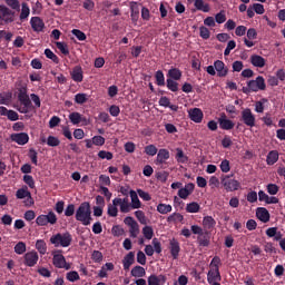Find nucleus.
<instances>
[{
    "label": "nucleus",
    "mask_w": 285,
    "mask_h": 285,
    "mask_svg": "<svg viewBox=\"0 0 285 285\" xmlns=\"http://www.w3.org/2000/svg\"><path fill=\"white\" fill-rule=\"evenodd\" d=\"M92 212L90 210V203L85 202L80 204L78 209L76 210V219L77 222H81L83 226H90L92 222Z\"/></svg>",
    "instance_id": "f257e3e1"
},
{
    "label": "nucleus",
    "mask_w": 285,
    "mask_h": 285,
    "mask_svg": "<svg viewBox=\"0 0 285 285\" xmlns=\"http://www.w3.org/2000/svg\"><path fill=\"white\" fill-rule=\"evenodd\" d=\"M50 244L56 248H68L72 244V235L70 233H58L50 237Z\"/></svg>",
    "instance_id": "f03ea898"
},
{
    "label": "nucleus",
    "mask_w": 285,
    "mask_h": 285,
    "mask_svg": "<svg viewBox=\"0 0 285 285\" xmlns=\"http://www.w3.org/2000/svg\"><path fill=\"white\" fill-rule=\"evenodd\" d=\"M190 230L193 235H198L197 242L199 246H210V232H204V228L199 225H193Z\"/></svg>",
    "instance_id": "7ed1b4c3"
},
{
    "label": "nucleus",
    "mask_w": 285,
    "mask_h": 285,
    "mask_svg": "<svg viewBox=\"0 0 285 285\" xmlns=\"http://www.w3.org/2000/svg\"><path fill=\"white\" fill-rule=\"evenodd\" d=\"M57 214H55V212H49L48 214L39 215L36 218V224L38 226H55V224H57Z\"/></svg>",
    "instance_id": "20e7f679"
},
{
    "label": "nucleus",
    "mask_w": 285,
    "mask_h": 285,
    "mask_svg": "<svg viewBox=\"0 0 285 285\" xmlns=\"http://www.w3.org/2000/svg\"><path fill=\"white\" fill-rule=\"evenodd\" d=\"M52 255V264L56 268H65V271H70V268H72L70 263L66 262V257L61 254V250H56Z\"/></svg>",
    "instance_id": "39448f33"
},
{
    "label": "nucleus",
    "mask_w": 285,
    "mask_h": 285,
    "mask_svg": "<svg viewBox=\"0 0 285 285\" xmlns=\"http://www.w3.org/2000/svg\"><path fill=\"white\" fill-rule=\"evenodd\" d=\"M20 106L17 108L21 115H28L30 109L32 108V102L30 101V97L26 92H21L18 96Z\"/></svg>",
    "instance_id": "423d86ee"
},
{
    "label": "nucleus",
    "mask_w": 285,
    "mask_h": 285,
    "mask_svg": "<svg viewBox=\"0 0 285 285\" xmlns=\"http://www.w3.org/2000/svg\"><path fill=\"white\" fill-rule=\"evenodd\" d=\"M222 185L227 193H235V190H239V188H242V184H239L237 179L232 178L229 175L222 178Z\"/></svg>",
    "instance_id": "0eeeda50"
},
{
    "label": "nucleus",
    "mask_w": 285,
    "mask_h": 285,
    "mask_svg": "<svg viewBox=\"0 0 285 285\" xmlns=\"http://www.w3.org/2000/svg\"><path fill=\"white\" fill-rule=\"evenodd\" d=\"M248 90L250 92H257L259 90H266V82L264 80V77L258 76L255 80H249L247 82Z\"/></svg>",
    "instance_id": "6e6552de"
},
{
    "label": "nucleus",
    "mask_w": 285,
    "mask_h": 285,
    "mask_svg": "<svg viewBox=\"0 0 285 285\" xmlns=\"http://www.w3.org/2000/svg\"><path fill=\"white\" fill-rule=\"evenodd\" d=\"M124 222L129 228L130 237L134 239L137 238L139 236V223H137V220L130 216L126 217Z\"/></svg>",
    "instance_id": "1a4fd4ad"
},
{
    "label": "nucleus",
    "mask_w": 285,
    "mask_h": 285,
    "mask_svg": "<svg viewBox=\"0 0 285 285\" xmlns=\"http://www.w3.org/2000/svg\"><path fill=\"white\" fill-rule=\"evenodd\" d=\"M242 119H243V124H245V126H248L249 128H255V114H253V110H250V108H245L242 110Z\"/></svg>",
    "instance_id": "9d476101"
},
{
    "label": "nucleus",
    "mask_w": 285,
    "mask_h": 285,
    "mask_svg": "<svg viewBox=\"0 0 285 285\" xmlns=\"http://www.w3.org/2000/svg\"><path fill=\"white\" fill-rule=\"evenodd\" d=\"M151 244L153 245L145 246V253L148 257H153L155 253H157L158 255L161 253V243L158 238H153Z\"/></svg>",
    "instance_id": "9b49d317"
},
{
    "label": "nucleus",
    "mask_w": 285,
    "mask_h": 285,
    "mask_svg": "<svg viewBox=\"0 0 285 285\" xmlns=\"http://www.w3.org/2000/svg\"><path fill=\"white\" fill-rule=\"evenodd\" d=\"M23 259L24 266L32 268L33 266H37V263L39 262V254L36 250H30L23 255Z\"/></svg>",
    "instance_id": "f8f14e48"
},
{
    "label": "nucleus",
    "mask_w": 285,
    "mask_h": 285,
    "mask_svg": "<svg viewBox=\"0 0 285 285\" xmlns=\"http://www.w3.org/2000/svg\"><path fill=\"white\" fill-rule=\"evenodd\" d=\"M0 20L4 23H12L14 21V13L6 6L0 4Z\"/></svg>",
    "instance_id": "ddd939ff"
},
{
    "label": "nucleus",
    "mask_w": 285,
    "mask_h": 285,
    "mask_svg": "<svg viewBox=\"0 0 285 285\" xmlns=\"http://www.w3.org/2000/svg\"><path fill=\"white\" fill-rule=\"evenodd\" d=\"M188 117L195 124H202V121H204V111L199 108L189 109Z\"/></svg>",
    "instance_id": "4468645a"
},
{
    "label": "nucleus",
    "mask_w": 285,
    "mask_h": 285,
    "mask_svg": "<svg viewBox=\"0 0 285 285\" xmlns=\"http://www.w3.org/2000/svg\"><path fill=\"white\" fill-rule=\"evenodd\" d=\"M194 191H195V184L193 183L186 184L185 187L178 190V197L180 199H188V197H190V195H193Z\"/></svg>",
    "instance_id": "2eb2a0df"
},
{
    "label": "nucleus",
    "mask_w": 285,
    "mask_h": 285,
    "mask_svg": "<svg viewBox=\"0 0 285 285\" xmlns=\"http://www.w3.org/2000/svg\"><path fill=\"white\" fill-rule=\"evenodd\" d=\"M170 159V151L168 149H159L157 153V157L155 159L156 166H161V164H166Z\"/></svg>",
    "instance_id": "dca6fc26"
},
{
    "label": "nucleus",
    "mask_w": 285,
    "mask_h": 285,
    "mask_svg": "<svg viewBox=\"0 0 285 285\" xmlns=\"http://www.w3.org/2000/svg\"><path fill=\"white\" fill-rule=\"evenodd\" d=\"M214 68L216 70L217 77H227L228 76V68L226 63L222 60L214 61Z\"/></svg>",
    "instance_id": "f3484780"
},
{
    "label": "nucleus",
    "mask_w": 285,
    "mask_h": 285,
    "mask_svg": "<svg viewBox=\"0 0 285 285\" xmlns=\"http://www.w3.org/2000/svg\"><path fill=\"white\" fill-rule=\"evenodd\" d=\"M219 128L222 130H233L235 128V122L233 120L228 119L225 114H223L218 118Z\"/></svg>",
    "instance_id": "a211bd4d"
},
{
    "label": "nucleus",
    "mask_w": 285,
    "mask_h": 285,
    "mask_svg": "<svg viewBox=\"0 0 285 285\" xmlns=\"http://www.w3.org/2000/svg\"><path fill=\"white\" fill-rule=\"evenodd\" d=\"M11 141H14L18 146H26L30 141V136L26 132L12 134Z\"/></svg>",
    "instance_id": "6ab92c4d"
},
{
    "label": "nucleus",
    "mask_w": 285,
    "mask_h": 285,
    "mask_svg": "<svg viewBox=\"0 0 285 285\" xmlns=\"http://www.w3.org/2000/svg\"><path fill=\"white\" fill-rule=\"evenodd\" d=\"M208 284H215L222 282V275L219 274V267L210 268L207 274Z\"/></svg>",
    "instance_id": "aec40b11"
},
{
    "label": "nucleus",
    "mask_w": 285,
    "mask_h": 285,
    "mask_svg": "<svg viewBox=\"0 0 285 285\" xmlns=\"http://www.w3.org/2000/svg\"><path fill=\"white\" fill-rule=\"evenodd\" d=\"M169 250L173 259H177L179 257L181 247L179 246L178 239H175V238L169 239Z\"/></svg>",
    "instance_id": "412c9836"
},
{
    "label": "nucleus",
    "mask_w": 285,
    "mask_h": 285,
    "mask_svg": "<svg viewBox=\"0 0 285 285\" xmlns=\"http://www.w3.org/2000/svg\"><path fill=\"white\" fill-rule=\"evenodd\" d=\"M202 224H203V230L206 233H210V230H213V228L217 226V222L215 220V218H213V216L203 217Z\"/></svg>",
    "instance_id": "4be33fe9"
},
{
    "label": "nucleus",
    "mask_w": 285,
    "mask_h": 285,
    "mask_svg": "<svg viewBox=\"0 0 285 285\" xmlns=\"http://www.w3.org/2000/svg\"><path fill=\"white\" fill-rule=\"evenodd\" d=\"M114 204H117L120 208V213H130V202L128 198H114Z\"/></svg>",
    "instance_id": "5701e85b"
},
{
    "label": "nucleus",
    "mask_w": 285,
    "mask_h": 285,
    "mask_svg": "<svg viewBox=\"0 0 285 285\" xmlns=\"http://www.w3.org/2000/svg\"><path fill=\"white\" fill-rule=\"evenodd\" d=\"M30 24L35 32H43V28H46V23H43V20L39 17H32Z\"/></svg>",
    "instance_id": "b1692460"
},
{
    "label": "nucleus",
    "mask_w": 285,
    "mask_h": 285,
    "mask_svg": "<svg viewBox=\"0 0 285 285\" xmlns=\"http://www.w3.org/2000/svg\"><path fill=\"white\" fill-rule=\"evenodd\" d=\"M70 76L76 83H81L83 81V69H81V66H76L70 72Z\"/></svg>",
    "instance_id": "393cba45"
},
{
    "label": "nucleus",
    "mask_w": 285,
    "mask_h": 285,
    "mask_svg": "<svg viewBox=\"0 0 285 285\" xmlns=\"http://www.w3.org/2000/svg\"><path fill=\"white\" fill-rule=\"evenodd\" d=\"M256 217L263 222V224H266L268 222H271V214L268 213V209L264 208V207H259L256 210Z\"/></svg>",
    "instance_id": "a878e982"
},
{
    "label": "nucleus",
    "mask_w": 285,
    "mask_h": 285,
    "mask_svg": "<svg viewBox=\"0 0 285 285\" xmlns=\"http://www.w3.org/2000/svg\"><path fill=\"white\" fill-rule=\"evenodd\" d=\"M249 59L254 68H264L266 66V59L259 55H252Z\"/></svg>",
    "instance_id": "bb28decb"
},
{
    "label": "nucleus",
    "mask_w": 285,
    "mask_h": 285,
    "mask_svg": "<svg viewBox=\"0 0 285 285\" xmlns=\"http://www.w3.org/2000/svg\"><path fill=\"white\" fill-rule=\"evenodd\" d=\"M69 120L73 126H77L81 122L88 124V120L79 112L75 111L69 115Z\"/></svg>",
    "instance_id": "cd10ccee"
},
{
    "label": "nucleus",
    "mask_w": 285,
    "mask_h": 285,
    "mask_svg": "<svg viewBox=\"0 0 285 285\" xmlns=\"http://www.w3.org/2000/svg\"><path fill=\"white\" fill-rule=\"evenodd\" d=\"M135 264V252H129L122 259L125 271H129L130 266Z\"/></svg>",
    "instance_id": "c85d7f7f"
},
{
    "label": "nucleus",
    "mask_w": 285,
    "mask_h": 285,
    "mask_svg": "<svg viewBox=\"0 0 285 285\" xmlns=\"http://www.w3.org/2000/svg\"><path fill=\"white\" fill-rule=\"evenodd\" d=\"M166 284V276L165 275H150L148 277V285H164Z\"/></svg>",
    "instance_id": "c756f323"
},
{
    "label": "nucleus",
    "mask_w": 285,
    "mask_h": 285,
    "mask_svg": "<svg viewBox=\"0 0 285 285\" xmlns=\"http://www.w3.org/2000/svg\"><path fill=\"white\" fill-rule=\"evenodd\" d=\"M129 195H130V199H131V205H130L131 208H134V209L141 208V200H139V196H138L137 191L130 190Z\"/></svg>",
    "instance_id": "7c9ffc66"
},
{
    "label": "nucleus",
    "mask_w": 285,
    "mask_h": 285,
    "mask_svg": "<svg viewBox=\"0 0 285 285\" xmlns=\"http://www.w3.org/2000/svg\"><path fill=\"white\" fill-rule=\"evenodd\" d=\"M41 144H47V146H50L51 148H57V146L61 144V140H59L58 137L49 136L47 139L41 138Z\"/></svg>",
    "instance_id": "2f4dec72"
},
{
    "label": "nucleus",
    "mask_w": 285,
    "mask_h": 285,
    "mask_svg": "<svg viewBox=\"0 0 285 285\" xmlns=\"http://www.w3.org/2000/svg\"><path fill=\"white\" fill-rule=\"evenodd\" d=\"M16 197L17 199H29L30 202H32V195L28 190V187L18 189L16 193Z\"/></svg>",
    "instance_id": "473e14b6"
},
{
    "label": "nucleus",
    "mask_w": 285,
    "mask_h": 285,
    "mask_svg": "<svg viewBox=\"0 0 285 285\" xmlns=\"http://www.w3.org/2000/svg\"><path fill=\"white\" fill-rule=\"evenodd\" d=\"M194 6L196 10H199L200 12H210V4L204 0H195Z\"/></svg>",
    "instance_id": "72a5a7b5"
},
{
    "label": "nucleus",
    "mask_w": 285,
    "mask_h": 285,
    "mask_svg": "<svg viewBox=\"0 0 285 285\" xmlns=\"http://www.w3.org/2000/svg\"><path fill=\"white\" fill-rule=\"evenodd\" d=\"M278 159H279V153H277V150H272L268 153L266 161L268 166H273L277 164Z\"/></svg>",
    "instance_id": "f704fd0d"
},
{
    "label": "nucleus",
    "mask_w": 285,
    "mask_h": 285,
    "mask_svg": "<svg viewBox=\"0 0 285 285\" xmlns=\"http://www.w3.org/2000/svg\"><path fill=\"white\" fill-rule=\"evenodd\" d=\"M131 277L141 278L146 277V268L137 265L134 268H131Z\"/></svg>",
    "instance_id": "c9c22d12"
},
{
    "label": "nucleus",
    "mask_w": 285,
    "mask_h": 285,
    "mask_svg": "<svg viewBox=\"0 0 285 285\" xmlns=\"http://www.w3.org/2000/svg\"><path fill=\"white\" fill-rule=\"evenodd\" d=\"M36 249L40 255H46V253H48V245L46 244V240L38 239L36 242Z\"/></svg>",
    "instance_id": "e433bc0d"
},
{
    "label": "nucleus",
    "mask_w": 285,
    "mask_h": 285,
    "mask_svg": "<svg viewBox=\"0 0 285 285\" xmlns=\"http://www.w3.org/2000/svg\"><path fill=\"white\" fill-rule=\"evenodd\" d=\"M117 203H115V198L112 199V204H109L107 207V214L109 217H117L119 215V209L117 208Z\"/></svg>",
    "instance_id": "4c0bfd02"
},
{
    "label": "nucleus",
    "mask_w": 285,
    "mask_h": 285,
    "mask_svg": "<svg viewBox=\"0 0 285 285\" xmlns=\"http://www.w3.org/2000/svg\"><path fill=\"white\" fill-rule=\"evenodd\" d=\"M185 210L186 213H190V214L199 213V210H202V206L198 205L197 202H191L186 205Z\"/></svg>",
    "instance_id": "58836bf2"
},
{
    "label": "nucleus",
    "mask_w": 285,
    "mask_h": 285,
    "mask_svg": "<svg viewBox=\"0 0 285 285\" xmlns=\"http://www.w3.org/2000/svg\"><path fill=\"white\" fill-rule=\"evenodd\" d=\"M157 212L160 215H168V213H173V205L160 203L157 205Z\"/></svg>",
    "instance_id": "ea45409f"
},
{
    "label": "nucleus",
    "mask_w": 285,
    "mask_h": 285,
    "mask_svg": "<svg viewBox=\"0 0 285 285\" xmlns=\"http://www.w3.org/2000/svg\"><path fill=\"white\" fill-rule=\"evenodd\" d=\"M28 17H30V7H28V3L23 2L21 4L20 21H26Z\"/></svg>",
    "instance_id": "a19ab883"
},
{
    "label": "nucleus",
    "mask_w": 285,
    "mask_h": 285,
    "mask_svg": "<svg viewBox=\"0 0 285 285\" xmlns=\"http://www.w3.org/2000/svg\"><path fill=\"white\" fill-rule=\"evenodd\" d=\"M142 235L145 237V239H153V237H155V230L153 229L151 226H148L146 225L144 228H142Z\"/></svg>",
    "instance_id": "79ce46f5"
},
{
    "label": "nucleus",
    "mask_w": 285,
    "mask_h": 285,
    "mask_svg": "<svg viewBox=\"0 0 285 285\" xmlns=\"http://www.w3.org/2000/svg\"><path fill=\"white\" fill-rule=\"evenodd\" d=\"M90 99V96L88 94H77L75 96V101L79 105L82 106V104H86Z\"/></svg>",
    "instance_id": "37998d69"
},
{
    "label": "nucleus",
    "mask_w": 285,
    "mask_h": 285,
    "mask_svg": "<svg viewBox=\"0 0 285 285\" xmlns=\"http://www.w3.org/2000/svg\"><path fill=\"white\" fill-rule=\"evenodd\" d=\"M13 250H14L16 255H23V253H26V250H27L26 243H23V242L17 243L16 246L13 247Z\"/></svg>",
    "instance_id": "c03bdc74"
},
{
    "label": "nucleus",
    "mask_w": 285,
    "mask_h": 285,
    "mask_svg": "<svg viewBox=\"0 0 285 285\" xmlns=\"http://www.w3.org/2000/svg\"><path fill=\"white\" fill-rule=\"evenodd\" d=\"M168 76L170 77V79H174L175 81H179V79H181V70L177 68H173L168 71Z\"/></svg>",
    "instance_id": "a18cd8bd"
},
{
    "label": "nucleus",
    "mask_w": 285,
    "mask_h": 285,
    "mask_svg": "<svg viewBox=\"0 0 285 285\" xmlns=\"http://www.w3.org/2000/svg\"><path fill=\"white\" fill-rule=\"evenodd\" d=\"M135 217L138 219L140 224L146 226L148 224V218H146V214L142 210H136L135 212Z\"/></svg>",
    "instance_id": "49530a36"
},
{
    "label": "nucleus",
    "mask_w": 285,
    "mask_h": 285,
    "mask_svg": "<svg viewBox=\"0 0 285 285\" xmlns=\"http://www.w3.org/2000/svg\"><path fill=\"white\" fill-rule=\"evenodd\" d=\"M159 151L157 149V146L155 145H147L145 147V154L148 155V157H155V155H157Z\"/></svg>",
    "instance_id": "de8ad7c7"
},
{
    "label": "nucleus",
    "mask_w": 285,
    "mask_h": 285,
    "mask_svg": "<svg viewBox=\"0 0 285 285\" xmlns=\"http://www.w3.org/2000/svg\"><path fill=\"white\" fill-rule=\"evenodd\" d=\"M156 83L157 86H166V78L164 77V72L161 70L156 72Z\"/></svg>",
    "instance_id": "09e8293b"
},
{
    "label": "nucleus",
    "mask_w": 285,
    "mask_h": 285,
    "mask_svg": "<svg viewBox=\"0 0 285 285\" xmlns=\"http://www.w3.org/2000/svg\"><path fill=\"white\" fill-rule=\"evenodd\" d=\"M167 88L171 90V92H177L179 90V83L173 79H167Z\"/></svg>",
    "instance_id": "8fccbe9b"
},
{
    "label": "nucleus",
    "mask_w": 285,
    "mask_h": 285,
    "mask_svg": "<svg viewBox=\"0 0 285 285\" xmlns=\"http://www.w3.org/2000/svg\"><path fill=\"white\" fill-rule=\"evenodd\" d=\"M56 46L62 55H70V50L68 49V45L66 42H56Z\"/></svg>",
    "instance_id": "3c124183"
},
{
    "label": "nucleus",
    "mask_w": 285,
    "mask_h": 285,
    "mask_svg": "<svg viewBox=\"0 0 285 285\" xmlns=\"http://www.w3.org/2000/svg\"><path fill=\"white\" fill-rule=\"evenodd\" d=\"M167 222H184V216L179 213H174L167 217Z\"/></svg>",
    "instance_id": "603ef678"
},
{
    "label": "nucleus",
    "mask_w": 285,
    "mask_h": 285,
    "mask_svg": "<svg viewBox=\"0 0 285 285\" xmlns=\"http://www.w3.org/2000/svg\"><path fill=\"white\" fill-rule=\"evenodd\" d=\"M176 159L179 161V164H185V161H188V158L184 155V150L179 148L176 149Z\"/></svg>",
    "instance_id": "864d4df0"
},
{
    "label": "nucleus",
    "mask_w": 285,
    "mask_h": 285,
    "mask_svg": "<svg viewBox=\"0 0 285 285\" xmlns=\"http://www.w3.org/2000/svg\"><path fill=\"white\" fill-rule=\"evenodd\" d=\"M45 55H46L47 59H51V61H53V63H59V57H57V55H55V52H52V50L46 49Z\"/></svg>",
    "instance_id": "5fc2aeb1"
},
{
    "label": "nucleus",
    "mask_w": 285,
    "mask_h": 285,
    "mask_svg": "<svg viewBox=\"0 0 285 285\" xmlns=\"http://www.w3.org/2000/svg\"><path fill=\"white\" fill-rule=\"evenodd\" d=\"M235 48H237V42H235V40L228 41L227 47L224 51L225 57H228V55H230V51L235 50Z\"/></svg>",
    "instance_id": "6e6d98bb"
},
{
    "label": "nucleus",
    "mask_w": 285,
    "mask_h": 285,
    "mask_svg": "<svg viewBox=\"0 0 285 285\" xmlns=\"http://www.w3.org/2000/svg\"><path fill=\"white\" fill-rule=\"evenodd\" d=\"M111 235H114V237H121V235H124V229L121 228V226L115 225L111 228Z\"/></svg>",
    "instance_id": "4d7b16f0"
},
{
    "label": "nucleus",
    "mask_w": 285,
    "mask_h": 285,
    "mask_svg": "<svg viewBox=\"0 0 285 285\" xmlns=\"http://www.w3.org/2000/svg\"><path fill=\"white\" fill-rule=\"evenodd\" d=\"M67 279L68 282H79V273L75 271L67 273Z\"/></svg>",
    "instance_id": "13d9d810"
},
{
    "label": "nucleus",
    "mask_w": 285,
    "mask_h": 285,
    "mask_svg": "<svg viewBox=\"0 0 285 285\" xmlns=\"http://www.w3.org/2000/svg\"><path fill=\"white\" fill-rule=\"evenodd\" d=\"M199 36L202 39H210V30L203 26L199 28Z\"/></svg>",
    "instance_id": "bf43d9fd"
},
{
    "label": "nucleus",
    "mask_w": 285,
    "mask_h": 285,
    "mask_svg": "<svg viewBox=\"0 0 285 285\" xmlns=\"http://www.w3.org/2000/svg\"><path fill=\"white\" fill-rule=\"evenodd\" d=\"M99 184H100V186H104V187L110 186V184H111L110 177L107 176V175H100L99 176Z\"/></svg>",
    "instance_id": "052dcab7"
},
{
    "label": "nucleus",
    "mask_w": 285,
    "mask_h": 285,
    "mask_svg": "<svg viewBox=\"0 0 285 285\" xmlns=\"http://www.w3.org/2000/svg\"><path fill=\"white\" fill-rule=\"evenodd\" d=\"M98 157L100 159H107V161H110V159H112L114 156H112V153H110V151L100 150L98 153Z\"/></svg>",
    "instance_id": "680f3d73"
},
{
    "label": "nucleus",
    "mask_w": 285,
    "mask_h": 285,
    "mask_svg": "<svg viewBox=\"0 0 285 285\" xmlns=\"http://www.w3.org/2000/svg\"><path fill=\"white\" fill-rule=\"evenodd\" d=\"M82 8H85V10H88L89 12H92V10H95V1L85 0L82 3Z\"/></svg>",
    "instance_id": "e2e57ef3"
},
{
    "label": "nucleus",
    "mask_w": 285,
    "mask_h": 285,
    "mask_svg": "<svg viewBox=\"0 0 285 285\" xmlns=\"http://www.w3.org/2000/svg\"><path fill=\"white\" fill-rule=\"evenodd\" d=\"M267 193L269 195H277V193H279V187L276 184H268L267 185Z\"/></svg>",
    "instance_id": "0e129e2a"
},
{
    "label": "nucleus",
    "mask_w": 285,
    "mask_h": 285,
    "mask_svg": "<svg viewBox=\"0 0 285 285\" xmlns=\"http://www.w3.org/2000/svg\"><path fill=\"white\" fill-rule=\"evenodd\" d=\"M216 23H226V12L220 11L215 16Z\"/></svg>",
    "instance_id": "69168bd1"
},
{
    "label": "nucleus",
    "mask_w": 285,
    "mask_h": 285,
    "mask_svg": "<svg viewBox=\"0 0 285 285\" xmlns=\"http://www.w3.org/2000/svg\"><path fill=\"white\" fill-rule=\"evenodd\" d=\"M220 170L222 173H230V161H228L227 159L223 160L220 163Z\"/></svg>",
    "instance_id": "338daca9"
},
{
    "label": "nucleus",
    "mask_w": 285,
    "mask_h": 285,
    "mask_svg": "<svg viewBox=\"0 0 285 285\" xmlns=\"http://www.w3.org/2000/svg\"><path fill=\"white\" fill-rule=\"evenodd\" d=\"M23 181H24V184H27V186H29V188H35V178H32V176L24 175Z\"/></svg>",
    "instance_id": "774afa93"
}]
</instances>
